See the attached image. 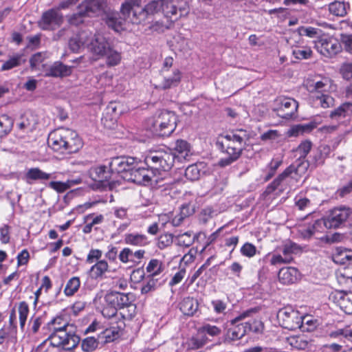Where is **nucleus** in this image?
<instances>
[{
	"mask_svg": "<svg viewBox=\"0 0 352 352\" xmlns=\"http://www.w3.org/2000/svg\"><path fill=\"white\" fill-rule=\"evenodd\" d=\"M142 0H126L122 3L120 12L133 24L146 25L152 16L163 10L164 0H153L144 8L142 7Z\"/></svg>",
	"mask_w": 352,
	"mask_h": 352,
	"instance_id": "1",
	"label": "nucleus"
},
{
	"mask_svg": "<svg viewBox=\"0 0 352 352\" xmlns=\"http://www.w3.org/2000/svg\"><path fill=\"white\" fill-rule=\"evenodd\" d=\"M48 144L56 152L72 154L78 152L82 146L78 133L68 128H58L48 136Z\"/></svg>",
	"mask_w": 352,
	"mask_h": 352,
	"instance_id": "2",
	"label": "nucleus"
},
{
	"mask_svg": "<svg viewBox=\"0 0 352 352\" xmlns=\"http://www.w3.org/2000/svg\"><path fill=\"white\" fill-rule=\"evenodd\" d=\"M175 154L170 148H161L150 151L144 158V163L153 175L160 174L161 171H168L173 167Z\"/></svg>",
	"mask_w": 352,
	"mask_h": 352,
	"instance_id": "3",
	"label": "nucleus"
},
{
	"mask_svg": "<svg viewBox=\"0 0 352 352\" xmlns=\"http://www.w3.org/2000/svg\"><path fill=\"white\" fill-rule=\"evenodd\" d=\"M177 116L170 111L164 110L147 120V129L157 136H168L176 129Z\"/></svg>",
	"mask_w": 352,
	"mask_h": 352,
	"instance_id": "4",
	"label": "nucleus"
},
{
	"mask_svg": "<svg viewBox=\"0 0 352 352\" xmlns=\"http://www.w3.org/2000/svg\"><path fill=\"white\" fill-rule=\"evenodd\" d=\"M70 328H72V326L67 322L64 323L63 326L56 327L46 341H49L50 345L54 347L66 351L76 348L79 344L80 338L70 330Z\"/></svg>",
	"mask_w": 352,
	"mask_h": 352,
	"instance_id": "5",
	"label": "nucleus"
},
{
	"mask_svg": "<svg viewBox=\"0 0 352 352\" xmlns=\"http://www.w3.org/2000/svg\"><path fill=\"white\" fill-rule=\"evenodd\" d=\"M306 89L313 94L318 104L322 108H329L334 104V98L327 92L331 88V80L328 78H322L321 80H307Z\"/></svg>",
	"mask_w": 352,
	"mask_h": 352,
	"instance_id": "6",
	"label": "nucleus"
},
{
	"mask_svg": "<svg viewBox=\"0 0 352 352\" xmlns=\"http://www.w3.org/2000/svg\"><path fill=\"white\" fill-rule=\"evenodd\" d=\"M277 319L283 328L291 331L300 329L303 324L302 316L290 306L280 309L277 313Z\"/></svg>",
	"mask_w": 352,
	"mask_h": 352,
	"instance_id": "7",
	"label": "nucleus"
},
{
	"mask_svg": "<svg viewBox=\"0 0 352 352\" xmlns=\"http://www.w3.org/2000/svg\"><path fill=\"white\" fill-rule=\"evenodd\" d=\"M274 105V111H276L278 116L285 120L294 119L297 117L298 103L294 98L278 97L275 100Z\"/></svg>",
	"mask_w": 352,
	"mask_h": 352,
	"instance_id": "8",
	"label": "nucleus"
},
{
	"mask_svg": "<svg viewBox=\"0 0 352 352\" xmlns=\"http://www.w3.org/2000/svg\"><path fill=\"white\" fill-rule=\"evenodd\" d=\"M351 214V210L349 207H336L322 219L323 226L328 229L338 228L346 221Z\"/></svg>",
	"mask_w": 352,
	"mask_h": 352,
	"instance_id": "9",
	"label": "nucleus"
},
{
	"mask_svg": "<svg viewBox=\"0 0 352 352\" xmlns=\"http://www.w3.org/2000/svg\"><path fill=\"white\" fill-rule=\"evenodd\" d=\"M64 21L63 14L56 8L44 12L38 22V27L43 30L53 31L58 28Z\"/></svg>",
	"mask_w": 352,
	"mask_h": 352,
	"instance_id": "10",
	"label": "nucleus"
},
{
	"mask_svg": "<svg viewBox=\"0 0 352 352\" xmlns=\"http://www.w3.org/2000/svg\"><path fill=\"white\" fill-rule=\"evenodd\" d=\"M308 164L307 162H298V165L292 164L287 167L281 174H280L271 184H270L266 190L265 193L269 195L274 192L280 186L282 182L289 177L292 174L299 175L304 173L307 168Z\"/></svg>",
	"mask_w": 352,
	"mask_h": 352,
	"instance_id": "11",
	"label": "nucleus"
},
{
	"mask_svg": "<svg viewBox=\"0 0 352 352\" xmlns=\"http://www.w3.org/2000/svg\"><path fill=\"white\" fill-rule=\"evenodd\" d=\"M308 164L307 162H298V165L292 164L287 167L281 174H280L271 184H270L266 190L265 193L269 195L274 192L280 186L282 182L289 177L292 174L299 175L304 173L307 168Z\"/></svg>",
	"mask_w": 352,
	"mask_h": 352,
	"instance_id": "12",
	"label": "nucleus"
},
{
	"mask_svg": "<svg viewBox=\"0 0 352 352\" xmlns=\"http://www.w3.org/2000/svg\"><path fill=\"white\" fill-rule=\"evenodd\" d=\"M314 43L317 51L326 57L336 55L342 49L341 44L333 38L322 37Z\"/></svg>",
	"mask_w": 352,
	"mask_h": 352,
	"instance_id": "13",
	"label": "nucleus"
},
{
	"mask_svg": "<svg viewBox=\"0 0 352 352\" xmlns=\"http://www.w3.org/2000/svg\"><path fill=\"white\" fill-rule=\"evenodd\" d=\"M105 300L109 305L116 309L128 307L134 300V295L132 293H122L117 291H111L105 296Z\"/></svg>",
	"mask_w": 352,
	"mask_h": 352,
	"instance_id": "14",
	"label": "nucleus"
},
{
	"mask_svg": "<svg viewBox=\"0 0 352 352\" xmlns=\"http://www.w3.org/2000/svg\"><path fill=\"white\" fill-rule=\"evenodd\" d=\"M151 170L138 166L137 162L131 166L129 171L125 175H122L123 179L138 184H146L151 180L149 175Z\"/></svg>",
	"mask_w": 352,
	"mask_h": 352,
	"instance_id": "15",
	"label": "nucleus"
},
{
	"mask_svg": "<svg viewBox=\"0 0 352 352\" xmlns=\"http://www.w3.org/2000/svg\"><path fill=\"white\" fill-rule=\"evenodd\" d=\"M221 153L225 155L218 162V165L221 167H226L236 161L242 154L244 146L230 147L229 144H217Z\"/></svg>",
	"mask_w": 352,
	"mask_h": 352,
	"instance_id": "16",
	"label": "nucleus"
},
{
	"mask_svg": "<svg viewBox=\"0 0 352 352\" xmlns=\"http://www.w3.org/2000/svg\"><path fill=\"white\" fill-rule=\"evenodd\" d=\"M136 163V159L132 157L119 156L113 157L109 163V170L111 173H122L125 175L131 166Z\"/></svg>",
	"mask_w": 352,
	"mask_h": 352,
	"instance_id": "17",
	"label": "nucleus"
},
{
	"mask_svg": "<svg viewBox=\"0 0 352 352\" xmlns=\"http://www.w3.org/2000/svg\"><path fill=\"white\" fill-rule=\"evenodd\" d=\"M110 47L109 42L100 34H91L87 44L88 49L94 54L100 56H103Z\"/></svg>",
	"mask_w": 352,
	"mask_h": 352,
	"instance_id": "18",
	"label": "nucleus"
},
{
	"mask_svg": "<svg viewBox=\"0 0 352 352\" xmlns=\"http://www.w3.org/2000/svg\"><path fill=\"white\" fill-rule=\"evenodd\" d=\"M106 0H84L78 6L87 16L93 14H99L106 8Z\"/></svg>",
	"mask_w": 352,
	"mask_h": 352,
	"instance_id": "19",
	"label": "nucleus"
},
{
	"mask_svg": "<svg viewBox=\"0 0 352 352\" xmlns=\"http://www.w3.org/2000/svg\"><path fill=\"white\" fill-rule=\"evenodd\" d=\"M239 331L232 332L233 338L240 339L246 333H260L263 329V323L260 320H250L238 326Z\"/></svg>",
	"mask_w": 352,
	"mask_h": 352,
	"instance_id": "20",
	"label": "nucleus"
},
{
	"mask_svg": "<svg viewBox=\"0 0 352 352\" xmlns=\"http://www.w3.org/2000/svg\"><path fill=\"white\" fill-rule=\"evenodd\" d=\"M91 32L82 30L78 34L72 36L69 41V47L74 52H78L84 45L88 44Z\"/></svg>",
	"mask_w": 352,
	"mask_h": 352,
	"instance_id": "21",
	"label": "nucleus"
},
{
	"mask_svg": "<svg viewBox=\"0 0 352 352\" xmlns=\"http://www.w3.org/2000/svg\"><path fill=\"white\" fill-rule=\"evenodd\" d=\"M237 131L243 134L241 135L237 133L227 134L223 137L222 141L217 142V144H229V146L236 148H239V146H243L244 142L248 138L246 132L242 129Z\"/></svg>",
	"mask_w": 352,
	"mask_h": 352,
	"instance_id": "22",
	"label": "nucleus"
},
{
	"mask_svg": "<svg viewBox=\"0 0 352 352\" xmlns=\"http://www.w3.org/2000/svg\"><path fill=\"white\" fill-rule=\"evenodd\" d=\"M179 307L185 316H193L199 311V302L197 299L188 296L181 300Z\"/></svg>",
	"mask_w": 352,
	"mask_h": 352,
	"instance_id": "23",
	"label": "nucleus"
},
{
	"mask_svg": "<svg viewBox=\"0 0 352 352\" xmlns=\"http://www.w3.org/2000/svg\"><path fill=\"white\" fill-rule=\"evenodd\" d=\"M72 72V67L65 65L61 62L56 61L48 68L45 76L63 78L69 76Z\"/></svg>",
	"mask_w": 352,
	"mask_h": 352,
	"instance_id": "24",
	"label": "nucleus"
},
{
	"mask_svg": "<svg viewBox=\"0 0 352 352\" xmlns=\"http://www.w3.org/2000/svg\"><path fill=\"white\" fill-rule=\"evenodd\" d=\"M337 305L346 314H352V293L337 292L333 296Z\"/></svg>",
	"mask_w": 352,
	"mask_h": 352,
	"instance_id": "25",
	"label": "nucleus"
},
{
	"mask_svg": "<svg viewBox=\"0 0 352 352\" xmlns=\"http://www.w3.org/2000/svg\"><path fill=\"white\" fill-rule=\"evenodd\" d=\"M52 174L47 173L38 168H31L28 169L25 175V179L29 184L34 181H46L52 178Z\"/></svg>",
	"mask_w": 352,
	"mask_h": 352,
	"instance_id": "26",
	"label": "nucleus"
},
{
	"mask_svg": "<svg viewBox=\"0 0 352 352\" xmlns=\"http://www.w3.org/2000/svg\"><path fill=\"white\" fill-rule=\"evenodd\" d=\"M206 172V164L197 162L188 166L185 170V177L190 181L198 180Z\"/></svg>",
	"mask_w": 352,
	"mask_h": 352,
	"instance_id": "27",
	"label": "nucleus"
},
{
	"mask_svg": "<svg viewBox=\"0 0 352 352\" xmlns=\"http://www.w3.org/2000/svg\"><path fill=\"white\" fill-rule=\"evenodd\" d=\"M298 271L295 267H283L280 270L278 276L280 283L285 285H289L297 280Z\"/></svg>",
	"mask_w": 352,
	"mask_h": 352,
	"instance_id": "28",
	"label": "nucleus"
},
{
	"mask_svg": "<svg viewBox=\"0 0 352 352\" xmlns=\"http://www.w3.org/2000/svg\"><path fill=\"white\" fill-rule=\"evenodd\" d=\"M171 150L173 153L175 154V159L186 160L190 156V146L186 140H177Z\"/></svg>",
	"mask_w": 352,
	"mask_h": 352,
	"instance_id": "29",
	"label": "nucleus"
},
{
	"mask_svg": "<svg viewBox=\"0 0 352 352\" xmlns=\"http://www.w3.org/2000/svg\"><path fill=\"white\" fill-rule=\"evenodd\" d=\"M116 326H112L110 329H106L102 332V338H105V342H110L117 339L120 331L125 327V322L123 320H118L114 322Z\"/></svg>",
	"mask_w": 352,
	"mask_h": 352,
	"instance_id": "30",
	"label": "nucleus"
},
{
	"mask_svg": "<svg viewBox=\"0 0 352 352\" xmlns=\"http://www.w3.org/2000/svg\"><path fill=\"white\" fill-rule=\"evenodd\" d=\"M124 241L127 245L139 247L146 246L150 243L148 237L145 234L137 232L125 234Z\"/></svg>",
	"mask_w": 352,
	"mask_h": 352,
	"instance_id": "31",
	"label": "nucleus"
},
{
	"mask_svg": "<svg viewBox=\"0 0 352 352\" xmlns=\"http://www.w3.org/2000/svg\"><path fill=\"white\" fill-rule=\"evenodd\" d=\"M286 342L292 348L298 350H305L309 348L310 340L305 335L290 336L286 338Z\"/></svg>",
	"mask_w": 352,
	"mask_h": 352,
	"instance_id": "32",
	"label": "nucleus"
},
{
	"mask_svg": "<svg viewBox=\"0 0 352 352\" xmlns=\"http://www.w3.org/2000/svg\"><path fill=\"white\" fill-rule=\"evenodd\" d=\"M93 180L105 185V183L111 179V173L107 170L106 166H99L91 170L90 173Z\"/></svg>",
	"mask_w": 352,
	"mask_h": 352,
	"instance_id": "33",
	"label": "nucleus"
},
{
	"mask_svg": "<svg viewBox=\"0 0 352 352\" xmlns=\"http://www.w3.org/2000/svg\"><path fill=\"white\" fill-rule=\"evenodd\" d=\"M315 127V124L311 122L294 125L287 131V135L288 137H297L311 132Z\"/></svg>",
	"mask_w": 352,
	"mask_h": 352,
	"instance_id": "34",
	"label": "nucleus"
},
{
	"mask_svg": "<svg viewBox=\"0 0 352 352\" xmlns=\"http://www.w3.org/2000/svg\"><path fill=\"white\" fill-rule=\"evenodd\" d=\"M164 75H165L164 74ZM181 80V73L178 69L174 70L170 76H164V80L160 85V87L162 89H168L178 85Z\"/></svg>",
	"mask_w": 352,
	"mask_h": 352,
	"instance_id": "35",
	"label": "nucleus"
},
{
	"mask_svg": "<svg viewBox=\"0 0 352 352\" xmlns=\"http://www.w3.org/2000/svg\"><path fill=\"white\" fill-rule=\"evenodd\" d=\"M329 337L333 339H338V341L346 344L347 341L352 342V329L345 327L333 331L329 333Z\"/></svg>",
	"mask_w": 352,
	"mask_h": 352,
	"instance_id": "36",
	"label": "nucleus"
},
{
	"mask_svg": "<svg viewBox=\"0 0 352 352\" xmlns=\"http://www.w3.org/2000/svg\"><path fill=\"white\" fill-rule=\"evenodd\" d=\"M124 19L120 16L119 13L111 12L107 14L106 23L107 25L116 32L122 29Z\"/></svg>",
	"mask_w": 352,
	"mask_h": 352,
	"instance_id": "37",
	"label": "nucleus"
},
{
	"mask_svg": "<svg viewBox=\"0 0 352 352\" xmlns=\"http://www.w3.org/2000/svg\"><path fill=\"white\" fill-rule=\"evenodd\" d=\"M36 125L34 116L31 113H25L21 117V120L18 123V127L21 131H32Z\"/></svg>",
	"mask_w": 352,
	"mask_h": 352,
	"instance_id": "38",
	"label": "nucleus"
},
{
	"mask_svg": "<svg viewBox=\"0 0 352 352\" xmlns=\"http://www.w3.org/2000/svg\"><path fill=\"white\" fill-rule=\"evenodd\" d=\"M300 251V246L291 241L285 242L281 248V252L285 258L289 259V263L294 260L293 255Z\"/></svg>",
	"mask_w": 352,
	"mask_h": 352,
	"instance_id": "39",
	"label": "nucleus"
},
{
	"mask_svg": "<svg viewBox=\"0 0 352 352\" xmlns=\"http://www.w3.org/2000/svg\"><path fill=\"white\" fill-rule=\"evenodd\" d=\"M109 271V265L105 260H100L90 269L91 276L95 278H101L103 275Z\"/></svg>",
	"mask_w": 352,
	"mask_h": 352,
	"instance_id": "40",
	"label": "nucleus"
},
{
	"mask_svg": "<svg viewBox=\"0 0 352 352\" xmlns=\"http://www.w3.org/2000/svg\"><path fill=\"white\" fill-rule=\"evenodd\" d=\"M333 261L336 263L345 264L352 261V250L343 248H337L333 254Z\"/></svg>",
	"mask_w": 352,
	"mask_h": 352,
	"instance_id": "41",
	"label": "nucleus"
},
{
	"mask_svg": "<svg viewBox=\"0 0 352 352\" xmlns=\"http://www.w3.org/2000/svg\"><path fill=\"white\" fill-rule=\"evenodd\" d=\"M352 112V103L344 102L339 106L337 109L332 111L330 113V118L338 120L345 118L347 115Z\"/></svg>",
	"mask_w": 352,
	"mask_h": 352,
	"instance_id": "42",
	"label": "nucleus"
},
{
	"mask_svg": "<svg viewBox=\"0 0 352 352\" xmlns=\"http://www.w3.org/2000/svg\"><path fill=\"white\" fill-rule=\"evenodd\" d=\"M175 0L168 2V0H164L162 12L167 18L171 20H177L179 18L177 13V6L175 3Z\"/></svg>",
	"mask_w": 352,
	"mask_h": 352,
	"instance_id": "43",
	"label": "nucleus"
},
{
	"mask_svg": "<svg viewBox=\"0 0 352 352\" xmlns=\"http://www.w3.org/2000/svg\"><path fill=\"white\" fill-rule=\"evenodd\" d=\"M192 232L188 231L183 234L175 236V243L178 246L188 248L192 245L195 239L197 238L196 235L192 236Z\"/></svg>",
	"mask_w": 352,
	"mask_h": 352,
	"instance_id": "44",
	"label": "nucleus"
},
{
	"mask_svg": "<svg viewBox=\"0 0 352 352\" xmlns=\"http://www.w3.org/2000/svg\"><path fill=\"white\" fill-rule=\"evenodd\" d=\"M118 309H116L115 307H112L111 305H109L105 308L103 309L102 314V315L107 318H109L111 320V325H114V322H116L118 320H123L124 321L125 316L122 313H118L117 311Z\"/></svg>",
	"mask_w": 352,
	"mask_h": 352,
	"instance_id": "45",
	"label": "nucleus"
},
{
	"mask_svg": "<svg viewBox=\"0 0 352 352\" xmlns=\"http://www.w3.org/2000/svg\"><path fill=\"white\" fill-rule=\"evenodd\" d=\"M297 31L301 36H305L310 38H317L318 40L322 38V31L319 28L311 26H300L298 28Z\"/></svg>",
	"mask_w": 352,
	"mask_h": 352,
	"instance_id": "46",
	"label": "nucleus"
},
{
	"mask_svg": "<svg viewBox=\"0 0 352 352\" xmlns=\"http://www.w3.org/2000/svg\"><path fill=\"white\" fill-rule=\"evenodd\" d=\"M348 4L344 1H335L329 5V11L337 16H344L346 14V8Z\"/></svg>",
	"mask_w": 352,
	"mask_h": 352,
	"instance_id": "47",
	"label": "nucleus"
},
{
	"mask_svg": "<svg viewBox=\"0 0 352 352\" xmlns=\"http://www.w3.org/2000/svg\"><path fill=\"white\" fill-rule=\"evenodd\" d=\"M81 182L80 179H69L67 182H51L49 184V186L54 190H56L59 192H63L71 188L72 186L75 184H78Z\"/></svg>",
	"mask_w": 352,
	"mask_h": 352,
	"instance_id": "48",
	"label": "nucleus"
},
{
	"mask_svg": "<svg viewBox=\"0 0 352 352\" xmlns=\"http://www.w3.org/2000/svg\"><path fill=\"white\" fill-rule=\"evenodd\" d=\"M103 56L106 57V63L109 67L118 65L121 60V54L111 47Z\"/></svg>",
	"mask_w": 352,
	"mask_h": 352,
	"instance_id": "49",
	"label": "nucleus"
},
{
	"mask_svg": "<svg viewBox=\"0 0 352 352\" xmlns=\"http://www.w3.org/2000/svg\"><path fill=\"white\" fill-rule=\"evenodd\" d=\"M29 312L30 309L28 304L25 301L20 302L18 306V313L20 328L21 330H23L25 328Z\"/></svg>",
	"mask_w": 352,
	"mask_h": 352,
	"instance_id": "50",
	"label": "nucleus"
},
{
	"mask_svg": "<svg viewBox=\"0 0 352 352\" xmlns=\"http://www.w3.org/2000/svg\"><path fill=\"white\" fill-rule=\"evenodd\" d=\"M80 286V278L77 276H74L67 282L64 289V293L67 296H72L78 292Z\"/></svg>",
	"mask_w": 352,
	"mask_h": 352,
	"instance_id": "51",
	"label": "nucleus"
},
{
	"mask_svg": "<svg viewBox=\"0 0 352 352\" xmlns=\"http://www.w3.org/2000/svg\"><path fill=\"white\" fill-rule=\"evenodd\" d=\"M24 62L25 60H23V55L17 54L5 61L1 65V71L10 70L21 65Z\"/></svg>",
	"mask_w": 352,
	"mask_h": 352,
	"instance_id": "52",
	"label": "nucleus"
},
{
	"mask_svg": "<svg viewBox=\"0 0 352 352\" xmlns=\"http://www.w3.org/2000/svg\"><path fill=\"white\" fill-rule=\"evenodd\" d=\"M99 345L98 339L90 336L82 340L81 347L83 351L92 352L98 348Z\"/></svg>",
	"mask_w": 352,
	"mask_h": 352,
	"instance_id": "53",
	"label": "nucleus"
},
{
	"mask_svg": "<svg viewBox=\"0 0 352 352\" xmlns=\"http://www.w3.org/2000/svg\"><path fill=\"white\" fill-rule=\"evenodd\" d=\"M322 225H323V221L322 219H318L315 221V222L309 226L307 228L304 229L302 231V234L304 238H310L316 232H320V228H322Z\"/></svg>",
	"mask_w": 352,
	"mask_h": 352,
	"instance_id": "54",
	"label": "nucleus"
},
{
	"mask_svg": "<svg viewBox=\"0 0 352 352\" xmlns=\"http://www.w3.org/2000/svg\"><path fill=\"white\" fill-rule=\"evenodd\" d=\"M292 54L295 58L298 60L308 59L312 55V50L308 47H296L293 49Z\"/></svg>",
	"mask_w": 352,
	"mask_h": 352,
	"instance_id": "55",
	"label": "nucleus"
},
{
	"mask_svg": "<svg viewBox=\"0 0 352 352\" xmlns=\"http://www.w3.org/2000/svg\"><path fill=\"white\" fill-rule=\"evenodd\" d=\"M146 269L147 272L151 274V276H155L162 272V263L155 258L151 259Z\"/></svg>",
	"mask_w": 352,
	"mask_h": 352,
	"instance_id": "56",
	"label": "nucleus"
},
{
	"mask_svg": "<svg viewBox=\"0 0 352 352\" xmlns=\"http://www.w3.org/2000/svg\"><path fill=\"white\" fill-rule=\"evenodd\" d=\"M206 339L199 333L196 336L191 338L188 342V347L191 350H197L201 348L206 344Z\"/></svg>",
	"mask_w": 352,
	"mask_h": 352,
	"instance_id": "57",
	"label": "nucleus"
},
{
	"mask_svg": "<svg viewBox=\"0 0 352 352\" xmlns=\"http://www.w3.org/2000/svg\"><path fill=\"white\" fill-rule=\"evenodd\" d=\"M87 16L81 9H78V12L68 16V23L72 25L78 26L84 22V19Z\"/></svg>",
	"mask_w": 352,
	"mask_h": 352,
	"instance_id": "58",
	"label": "nucleus"
},
{
	"mask_svg": "<svg viewBox=\"0 0 352 352\" xmlns=\"http://www.w3.org/2000/svg\"><path fill=\"white\" fill-rule=\"evenodd\" d=\"M173 238L174 236L172 234L164 233L161 234L158 238L157 247L160 250H164L169 247L173 242Z\"/></svg>",
	"mask_w": 352,
	"mask_h": 352,
	"instance_id": "59",
	"label": "nucleus"
},
{
	"mask_svg": "<svg viewBox=\"0 0 352 352\" xmlns=\"http://www.w3.org/2000/svg\"><path fill=\"white\" fill-rule=\"evenodd\" d=\"M13 121L7 115H2L0 116V129L1 133L7 134L9 133L12 127Z\"/></svg>",
	"mask_w": 352,
	"mask_h": 352,
	"instance_id": "60",
	"label": "nucleus"
},
{
	"mask_svg": "<svg viewBox=\"0 0 352 352\" xmlns=\"http://www.w3.org/2000/svg\"><path fill=\"white\" fill-rule=\"evenodd\" d=\"M311 142L309 140L301 142L296 149V152L300 155V158H305L307 156L311 148Z\"/></svg>",
	"mask_w": 352,
	"mask_h": 352,
	"instance_id": "61",
	"label": "nucleus"
},
{
	"mask_svg": "<svg viewBox=\"0 0 352 352\" xmlns=\"http://www.w3.org/2000/svg\"><path fill=\"white\" fill-rule=\"evenodd\" d=\"M241 253L246 257H253L256 253V248L252 243H245L241 248Z\"/></svg>",
	"mask_w": 352,
	"mask_h": 352,
	"instance_id": "62",
	"label": "nucleus"
},
{
	"mask_svg": "<svg viewBox=\"0 0 352 352\" xmlns=\"http://www.w3.org/2000/svg\"><path fill=\"white\" fill-rule=\"evenodd\" d=\"M340 74L345 80H352V63H343L340 67Z\"/></svg>",
	"mask_w": 352,
	"mask_h": 352,
	"instance_id": "63",
	"label": "nucleus"
},
{
	"mask_svg": "<svg viewBox=\"0 0 352 352\" xmlns=\"http://www.w3.org/2000/svg\"><path fill=\"white\" fill-rule=\"evenodd\" d=\"M102 255V252L98 249H91L86 259V262L87 263H93L96 261H100Z\"/></svg>",
	"mask_w": 352,
	"mask_h": 352,
	"instance_id": "64",
	"label": "nucleus"
}]
</instances>
